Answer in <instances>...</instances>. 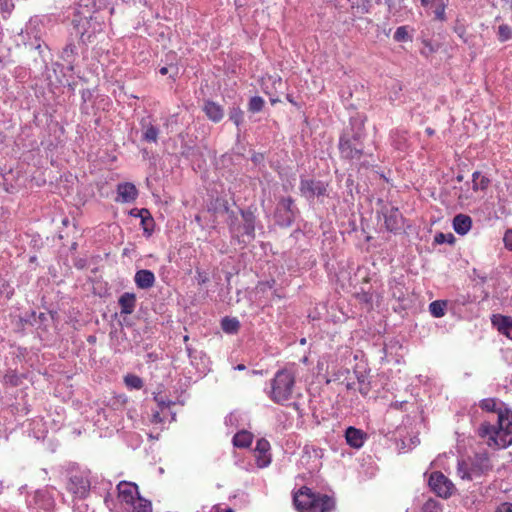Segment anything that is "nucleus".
<instances>
[{"label":"nucleus","mask_w":512,"mask_h":512,"mask_svg":"<svg viewBox=\"0 0 512 512\" xmlns=\"http://www.w3.org/2000/svg\"><path fill=\"white\" fill-rule=\"evenodd\" d=\"M364 120L362 117H352L339 139V152L342 159L348 160L358 170L369 169L376 165V159L371 152L364 150L365 138Z\"/></svg>","instance_id":"obj_1"},{"label":"nucleus","mask_w":512,"mask_h":512,"mask_svg":"<svg viewBox=\"0 0 512 512\" xmlns=\"http://www.w3.org/2000/svg\"><path fill=\"white\" fill-rule=\"evenodd\" d=\"M480 407L487 412L496 411V400L493 398L483 399ZM479 435L488 438V444L498 448H506L512 444V411L505 409L497 410V421L495 424L484 422L479 427Z\"/></svg>","instance_id":"obj_2"},{"label":"nucleus","mask_w":512,"mask_h":512,"mask_svg":"<svg viewBox=\"0 0 512 512\" xmlns=\"http://www.w3.org/2000/svg\"><path fill=\"white\" fill-rule=\"evenodd\" d=\"M66 489L73 495L75 500H84L93 491L97 495L104 497L105 503L108 504L112 483L109 480L93 475L89 469L77 467L68 471Z\"/></svg>","instance_id":"obj_3"},{"label":"nucleus","mask_w":512,"mask_h":512,"mask_svg":"<svg viewBox=\"0 0 512 512\" xmlns=\"http://www.w3.org/2000/svg\"><path fill=\"white\" fill-rule=\"evenodd\" d=\"M293 501L300 512H330L334 507L331 497L313 493L308 487H302L294 495Z\"/></svg>","instance_id":"obj_4"},{"label":"nucleus","mask_w":512,"mask_h":512,"mask_svg":"<svg viewBox=\"0 0 512 512\" xmlns=\"http://www.w3.org/2000/svg\"><path fill=\"white\" fill-rule=\"evenodd\" d=\"M295 385V375L288 369L278 370L271 380V388L268 392L269 398L277 403L284 404L290 400Z\"/></svg>","instance_id":"obj_5"},{"label":"nucleus","mask_w":512,"mask_h":512,"mask_svg":"<svg viewBox=\"0 0 512 512\" xmlns=\"http://www.w3.org/2000/svg\"><path fill=\"white\" fill-rule=\"evenodd\" d=\"M242 224L238 223L237 218H230L229 230L232 237L237 238L239 242H244V237L249 240L255 237L256 216L251 210H241Z\"/></svg>","instance_id":"obj_6"},{"label":"nucleus","mask_w":512,"mask_h":512,"mask_svg":"<svg viewBox=\"0 0 512 512\" xmlns=\"http://www.w3.org/2000/svg\"><path fill=\"white\" fill-rule=\"evenodd\" d=\"M490 469L489 460L486 457L475 460L458 461L457 475L463 481H474L480 478Z\"/></svg>","instance_id":"obj_7"},{"label":"nucleus","mask_w":512,"mask_h":512,"mask_svg":"<svg viewBox=\"0 0 512 512\" xmlns=\"http://www.w3.org/2000/svg\"><path fill=\"white\" fill-rule=\"evenodd\" d=\"M428 484L435 494L444 499L451 497L456 491L453 482L440 471L431 473Z\"/></svg>","instance_id":"obj_8"},{"label":"nucleus","mask_w":512,"mask_h":512,"mask_svg":"<svg viewBox=\"0 0 512 512\" xmlns=\"http://www.w3.org/2000/svg\"><path fill=\"white\" fill-rule=\"evenodd\" d=\"M328 184L321 180L301 179L299 190L303 197L312 200L327 195Z\"/></svg>","instance_id":"obj_9"},{"label":"nucleus","mask_w":512,"mask_h":512,"mask_svg":"<svg viewBox=\"0 0 512 512\" xmlns=\"http://www.w3.org/2000/svg\"><path fill=\"white\" fill-rule=\"evenodd\" d=\"M381 213L387 230L396 233L402 229L403 216L398 208L385 206L382 208Z\"/></svg>","instance_id":"obj_10"},{"label":"nucleus","mask_w":512,"mask_h":512,"mask_svg":"<svg viewBox=\"0 0 512 512\" xmlns=\"http://www.w3.org/2000/svg\"><path fill=\"white\" fill-rule=\"evenodd\" d=\"M117 491L122 508L140 497L137 485L131 482H120Z\"/></svg>","instance_id":"obj_11"},{"label":"nucleus","mask_w":512,"mask_h":512,"mask_svg":"<svg viewBox=\"0 0 512 512\" xmlns=\"http://www.w3.org/2000/svg\"><path fill=\"white\" fill-rule=\"evenodd\" d=\"M270 443L261 438L257 441L255 447L256 464L259 468H265L271 463V455L269 454Z\"/></svg>","instance_id":"obj_12"},{"label":"nucleus","mask_w":512,"mask_h":512,"mask_svg":"<svg viewBox=\"0 0 512 512\" xmlns=\"http://www.w3.org/2000/svg\"><path fill=\"white\" fill-rule=\"evenodd\" d=\"M138 196L136 186L130 182L120 183L117 185L116 201L122 203H132Z\"/></svg>","instance_id":"obj_13"},{"label":"nucleus","mask_w":512,"mask_h":512,"mask_svg":"<svg viewBox=\"0 0 512 512\" xmlns=\"http://www.w3.org/2000/svg\"><path fill=\"white\" fill-rule=\"evenodd\" d=\"M345 439L350 447L359 449L364 445L367 434L360 429L350 426L345 431Z\"/></svg>","instance_id":"obj_14"},{"label":"nucleus","mask_w":512,"mask_h":512,"mask_svg":"<svg viewBox=\"0 0 512 512\" xmlns=\"http://www.w3.org/2000/svg\"><path fill=\"white\" fill-rule=\"evenodd\" d=\"M134 282L137 288L147 290L153 287L155 283V275L148 269H141L136 271L134 275Z\"/></svg>","instance_id":"obj_15"},{"label":"nucleus","mask_w":512,"mask_h":512,"mask_svg":"<svg viewBox=\"0 0 512 512\" xmlns=\"http://www.w3.org/2000/svg\"><path fill=\"white\" fill-rule=\"evenodd\" d=\"M142 129V140L149 143H157L159 129L148 118H143L140 122Z\"/></svg>","instance_id":"obj_16"},{"label":"nucleus","mask_w":512,"mask_h":512,"mask_svg":"<svg viewBox=\"0 0 512 512\" xmlns=\"http://www.w3.org/2000/svg\"><path fill=\"white\" fill-rule=\"evenodd\" d=\"M492 323L497 330L512 340V318L504 315H493Z\"/></svg>","instance_id":"obj_17"},{"label":"nucleus","mask_w":512,"mask_h":512,"mask_svg":"<svg viewBox=\"0 0 512 512\" xmlns=\"http://www.w3.org/2000/svg\"><path fill=\"white\" fill-rule=\"evenodd\" d=\"M33 501L35 506L44 511H49L54 507V499L47 490H37L34 493Z\"/></svg>","instance_id":"obj_18"},{"label":"nucleus","mask_w":512,"mask_h":512,"mask_svg":"<svg viewBox=\"0 0 512 512\" xmlns=\"http://www.w3.org/2000/svg\"><path fill=\"white\" fill-rule=\"evenodd\" d=\"M453 229L458 235H466L472 227V218L466 214H457L453 218Z\"/></svg>","instance_id":"obj_19"},{"label":"nucleus","mask_w":512,"mask_h":512,"mask_svg":"<svg viewBox=\"0 0 512 512\" xmlns=\"http://www.w3.org/2000/svg\"><path fill=\"white\" fill-rule=\"evenodd\" d=\"M118 304L122 315H130L134 312L136 307V295L134 293L125 292L119 297Z\"/></svg>","instance_id":"obj_20"},{"label":"nucleus","mask_w":512,"mask_h":512,"mask_svg":"<svg viewBox=\"0 0 512 512\" xmlns=\"http://www.w3.org/2000/svg\"><path fill=\"white\" fill-rule=\"evenodd\" d=\"M206 116L213 122H220L224 116L223 108L213 101H206L203 107Z\"/></svg>","instance_id":"obj_21"},{"label":"nucleus","mask_w":512,"mask_h":512,"mask_svg":"<svg viewBox=\"0 0 512 512\" xmlns=\"http://www.w3.org/2000/svg\"><path fill=\"white\" fill-rule=\"evenodd\" d=\"M124 512H152L151 502L141 496L123 508Z\"/></svg>","instance_id":"obj_22"},{"label":"nucleus","mask_w":512,"mask_h":512,"mask_svg":"<svg viewBox=\"0 0 512 512\" xmlns=\"http://www.w3.org/2000/svg\"><path fill=\"white\" fill-rule=\"evenodd\" d=\"M391 144L392 146L399 150L404 151L408 147V137L407 132L405 130H395L390 134Z\"/></svg>","instance_id":"obj_23"},{"label":"nucleus","mask_w":512,"mask_h":512,"mask_svg":"<svg viewBox=\"0 0 512 512\" xmlns=\"http://www.w3.org/2000/svg\"><path fill=\"white\" fill-rule=\"evenodd\" d=\"M253 441V434L246 431L245 429H241L238 431L233 437V445L238 448H247L251 445Z\"/></svg>","instance_id":"obj_24"},{"label":"nucleus","mask_w":512,"mask_h":512,"mask_svg":"<svg viewBox=\"0 0 512 512\" xmlns=\"http://www.w3.org/2000/svg\"><path fill=\"white\" fill-rule=\"evenodd\" d=\"M297 213L298 212L276 210V223L281 227H290L293 224Z\"/></svg>","instance_id":"obj_25"},{"label":"nucleus","mask_w":512,"mask_h":512,"mask_svg":"<svg viewBox=\"0 0 512 512\" xmlns=\"http://www.w3.org/2000/svg\"><path fill=\"white\" fill-rule=\"evenodd\" d=\"M389 291L391 293V296L399 301H402L405 298V292H404V284L402 280L393 278L389 280Z\"/></svg>","instance_id":"obj_26"},{"label":"nucleus","mask_w":512,"mask_h":512,"mask_svg":"<svg viewBox=\"0 0 512 512\" xmlns=\"http://www.w3.org/2000/svg\"><path fill=\"white\" fill-rule=\"evenodd\" d=\"M447 302L443 300H436L429 304V312L435 318H440L445 315Z\"/></svg>","instance_id":"obj_27"},{"label":"nucleus","mask_w":512,"mask_h":512,"mask_svg":"<svg viewBox=\"0 0 512 512\" xmlns=\"http://www.w3.org/2000/svg\"><path fill=\"white\" fill-rule=\"evenodd\" d=\"M489 185V179L480 172L476 171L472 174V188L474 191L485 190Z\"/></svg>","instance_id":"obj_28"},{"label":"nucleus","mask_w":512,"mask_h":512,"mask_svg":"<svg viewBox=\"0 0 512 512\" xmlns=\"http://www.w3.org/2000/svg\"><path fill=\"white\" fill-rule=\"evenodd\" d=\"M399 350H402V346L398 340H391L389 343H386L383 347V352L386 358H393L399 356Z\"/></svg>","instance_id":"obj_29"},{"label":"nucleus","mask_w":512,"mask_h":512,"mask_svg":"<svg viewBox=\"0 0 512 512\" xmlns=\"http://www.w3.org/2000/svg\"><path fill=\"white\" fill-rule=\"evenodd\" d=\"M447 6V0H435L433 2V14L435 16L436 20L439 21H445L446 15H445V9Z\"/></svg>","instance_id":"obj_30"},{"label":"nucleus","mask_w":512,"mask_h":512,"mask_svg":"<svg viewBox=\"0 0 512 512\" xmlns=\"http://www.w3.org/2000/svg\"><path fill=\"white\" fill-rule=\"evenodd\" d=\"M356 299L363 305H365L366 310H371L373 308L374 295L368 291H360L355 294Z\"/></svg>","instance_id":"obj_31"},{"label":"nucleus","mask_w":512,"mask_h":512,"mask_svg":"<svg viewBox=\"0 0 512 512\" xmlns=\"http://www.w3.org/2000/svg\"><path fill=\"white\" fill-rule=\"evenodd\" d=\"M239 325V321L236 318L225 317L221 322L223 331L230 334L237 332Z\"/></svg>","instance_id":"obj_32"},{"label":"nucleus","mask_w":512,"mask_h":512,"mask_svg":"<svg viewBox=\"0 0 512 512\" xmlns=\"http://www.w3.org/2000/svg\"><path fill=\"white\" fill-rule=\"evenodd\" d=\"M141 226L144 232V235L151 236L154 229V219L152 218L150 212L145 214L144 217L141 218Z\"/></svg>","instance_id":"obj_33"},{"label":"nucleus","mask_w":512,"mask_h":512,"mask_svg":"<svg viewBox=\"0 0 512 512\" xmlns=\"http://www.w3.org/2000/svg\"><path fill=\"white\" fill-rule=\"evenodd\" d=\"M126 386L130 389H141L143 387L142 379L134 374H128L124 378Z\"/></svg>","instance_id":"obj_34"},{"label":"nucleus","mask_w":512,"mask_h":512,"mask_svg":"<svg viewBox=\"0 0 512 512\" xmlns=\"http://www.w3.org/2000/svg\"><path fill=\"white\" fill-rule=\"evenodd\" d=\"M265 101L260 96H254L248 103V110L252 113L260 112L264 107Z\"/></svg>","instance_id":"obj_35"},{"label":"nucleus","mask_w":512,"mask_h":512,"mask_svg":"<svg viewBox=\"0 0 512 512\" xmlns=\"http://www.w3.org/2000/svg\"><path fill=\"white\" fill-rule=\"evenodd\" d=\"M276 210L298 212V209L294 206V201L291 197L282 198L279 201Z\"/></svg>","instance_id":"obj_36"},{"label":"nucleus","mask_w":512,"mask_h":512,"mask_svg":"<svg viewBox=\"0 0 512 512\" xmlns=\"http://www.w3.org/2000/svg\"><path fill=\"white\" fill-rule=\"evenodd\" d=\"M498 39L500 42H506L512 38V29L507 24H502L498 27Z\"/></svg>","instance_id":"obj_37"},{"label":"nucleus","mask_w":512,"mask_h":512,"mask_svg":"<svg viewBox=\"0 0 512 512\" xmlns=\"http://www.w3.org/2000/svg\"><path fill=\"white\" fill-rule=\"evenodd\" d=\"M77 54V48L73 43H69L62 51V59L68 63H72L73 57Z\"/></svg>","instance_id":"obj_38"},{"label":"nucleus","mask_w":512,"mask_h":512,"mask_svg":"<svg viewBox=\"0 0 512 512\" xmlns=\"http://www.w3.org/2000/svg\"><path fill=\"white\" fill-rule=\"evenodd\" d=\"M441 505L434 499H428L421 507L420 512H440Z\"/></svg>","instance_id":"obj_39"},{"label":"nucleus","mask_w":512,"mask_h":512,"mask_svg":"<svg viewBox=\"0 0 512 512\" xmlns=\"http://www.w3.org/2000/svg\"><path fill=\"white\" fill-rule=\"evenodd\" d=\"M4 381L6 384L11 386H18L21 383L20 376L15 370H9L4 376Z\"/></svg>","instance_id":"obj_40"},{"label":"nucleus","mask_w":512,"mask_h":512,"mask_svg":"<svg viewBox=\"0 0 512 512\" xmlns=\"http://www.w3.org/2000/svg\"><path fill=\"white\" fill-rule=\"evenodd\" d=\"M240 418H241V414H239L238 412H232L228 416L225 417V425L227 427L238 428Z\"/></svg>","instance_id":"obj_41"},{"label":"nucleus","mask_w":512,"mask_h":512,"mask_svg":"<svg viewBox=\"0 0 512 512\" xmlns=\"http://www.w3.org/2000/svg\"><path fill=\"white\" fill-rule=\"evenodd\" d=\"M394 39L397 42H405L410 40L407 28L405 26L398 27L394 33Z\"/></svg>","instance_id":"obj_42"},{"label":"nucleus","mask_w":512,"mask_h":512,"mask_svg":"<svg viewBox=\"0 0 512 512\" xmlns=\"http://www.w3.org/2000/svg\"><path fill=\"white\" fill-rule=\"evenodd\" d=\"M423 47L421 49V54L425 57H429L431 54H433L436 49L435 47L432 45V43L428 40H424L423 42Z\"/></svg>","instance_id":"obj_43"},{"label":"nucleus","mask_w":512,"mask_h":512,"mask_svg":"<svg viewBox=\"0 0 512 512\" xmlns=\"http://www.w3.org/2000/svg\"><path fill=\"white\" fill-rule=\"evenodd\" d=\"M435 241L438 244H442V243H446V242L451 244L454 241V236L451 233H449V234L438 233L435 236Z\"/></svg>","instance_id":"obj_44"},{"label":"nucleus","mask_w":512,"mask_h":512,"mask_svg":"<svg viewBox=\"0 0 512 512\" xmlns=\"http://www.w3.org/2000/svg\"><path fill=\"white\" fill-rule=\"evenodd\" d=\"M14 8L11 0H0V12L9 15Z\"/></svg>","instance_id":"obj_45"},{"label":"nucleus","mask_w":512,"mask_h":512,"mask_svg":"<svg viewBox=\"0 0 512 512\" xmlns=\"http://www.w3.org/2000/svg\"><path fill=\"white\" fill-rule=\"evenodd\" d=\"M503 241H504L505 247L508 250L512 251V229H509L506 231Z\"/></svg>","instance_id":"obj_46"},{"label":"nucleus","mask_w":512,"mask_h":512,"mask_svg":"<svg viewBox=\"0 0 512 512\" xmlns=\"http://www.w3.org/2000/svg\"><path fill=\"white\" fill-rule=\"evenodd\" d=\"M230 120L235 123V125L239 126L242 122V113L240 110H237L230 115Z\"/></svg>","instance_id":"obj_47"},{"label":"nucleus","mask_w":512,"mask_h":512,"mask_svg":"<svg viewBox=\"0 0 512 512\" xmlns=\"http://www.w3.org/2000/svg\"><path fill=\"white\" fill-rule=\"evenodd\" d=\"M149 211L145 208L137 209L134 208L130 211V215L134 217H139L140 219L145 216V214H148Z\"/></svg>","instance_id":"obj_48"},{"label":"nucleus","mask_w":512,"mask_h":512,"mask_svg":"<svg viewBox=\"0 0 512 512\" xmlns=\"http://www.w3.org/2000/svg\"><path fill=\"white\" fill-rule=\"evenodd\" d=\"M496 512H512V503L504 502L502 503Z\"/></svg>","instance_id":"obj_49"},{"label":"nucleus","mask_w":512,"mask_h":512,"mask_svg":"<svg viewBox=\"0 0 512 512\" xmlns=\"http://www.w3.org/2000/svg\"><path fill=\"white\" fill-rule=\"evenodd\" d=\"M170 69H174L175 70L174 75L178 74V68L176 66H173V65H170L169 67L164 66V67L160 68L159 73L161 75H166L169 72Z\"/></svg>","instance_id":"obj_50"},{"label":"nucleus","mask_w":512,"mask_h":512,"mask_svg":"<svg viewBox=\"0 0 512 512\" xmlns=\"http://www.w3.org/2000/svg\"><path fill=\"white\" fill-rule=\"evenodd\" d=\"M456 302L460 305H466L467 303L471 302V299L468 295H459L456 299Z\"/></svg>","instance_id":"obj_51"},{"label":"nucleus","mask_w":512,"mask_h":512,"mask_svg":"<svg viewBox=\"0 0 512 512\" xmlns=\"http://www.w3.org/2000/svg\"><path fill=\"white\" fill-rule=\"evenodd\" d=\"M73 509L74 510H78L79 512H86L88 510V505L87 504H84V503H81V504H74L73 505Z\"/></svg>","instance_id":"obj_52"},{"label":"nucleus","mask_w":512,"mask_h":512,"mask_svg":"<svg viewBox=\"0 0 512 512\" xmlns=\"http://www.w3.org/2000/svg\"><path fill=\"white\" fill-rule=\"evenodd\" d=\"M209 512H234V511L231 508L221 509L218 506H213L212 508H210Z\"/></svg>","instance_id":"obj_53"},{"label":"nucleus","mask_w":512,"mask_h":512,"mask_svg":"<svg viewBox=\"0 0 512 512\" xmlns=\"http://www.w3.org/2000/svg\"><path fill=\"white\" fill-rule=\"evenodd\" d=\"M359 392L362 394V395H367V393L369 392V386L368 384H362V386H359Z\"/></svg>","instance_id":"obj_54"},{"label":"nucleus","mask_w":512,"mask_h":512,"mask_svg":"<svg viewBox=\"0 0 512 512\" xmlns=\"http://www.w3.org/2000/svg\"><path fill=\"white\" fill-rule=\"evenodd\" d=\"M161 421H162V419H161V417H160L159 412H155V413L153 414L152 422H154V423H159V422H161Z\"/></svg>","instance_id":"obj_55"},{"label":"nucleus","mask_w":512,"mask_h":512,"mask_svg":"<svg viewBox=\"0 0 512 512\" xmlns=\"http://www.w3.org/2000/svg\"><path fill=\"white\" fill-rule=\"evenodd\" d=\"M207 281V277L206 276H203L201 273H198V282L200 284H203Z\"/></svg>","instance_id":"obj_56"},{"label":"nucleus","mask_w":512,"mask_h":512,"mask_svg":"<svg viewBox=\"0 0 512 512\" xmlns=\"http://www.w3.org/2000/svg\"><path fill=\"white\" fill-rule=\"evenodd\" d=\"M357 379H358L359 386H362V384H366L364 375L358 376Z\"/></svg>","instance_id":"obj_57"},{"label":"nucleus","mask_w":512,"mask_h":512,"mask_svg":"<svg viewBox=\"0 0 512 512\" xmlns=\"http://www.w3.org/2000/svg\"><path fill=\"white\" fill-rule=\"evenodd\" d=\"M234 369L238 371H243L246 369V366L244 364H238L237 366L234 367Z\"/></svg>","instance_id":"obj_58"},{"label":"nucleus","mask_w":512,"mask_h":512,"mask_svg":"<svg viewBox=\"0 0 512 512\" xmlns=\"http://www.w3.org/2000/svg\"><path fill=\"white\" fill-rule=\"evenodd\" d=\"M90 37H91L90 35L86 36V35H85V33H82V34H81V40H82L83 42H85V41H89V40H90Z\"/></svg>","instance_id":"obj_59"},{"label":"nucleus","mask_w":512,"mask_h":512,"mask_svg":"<svg viewBox=\"0 0 512 512\" xmlns=\"http://www.w3.org/2000/svg\"><path fill=\"white\" fill-rule=\"evenodd\" d=\"M425 132L427 133L428 136H432L434 134V130L430 127H427Z\"/></svg>","instance_id":"obj_60"},{"label":"nucleus","mask_w":512,"mask_h":512,"mask_svg":"<svg viewBox=\"0 0 512 512\" xmlns=\"http://www.w3.org/2000/svg\"><path fill=\"white\" fill-rule=\"evenodd\" d=\"M4 512H19L16 507H9V509H5Z\"/></svg>","instance_id":"obj_61"},{"label":"nucleus","mask_w":512,"mask_h":512,"mask_svg":"<svg viewBox=\"0 0 512 512\" xmlns=\"http://www.w3.org/2000/svg\"><path fill=\"white\" fill-rule=\"evenodd\" d=\"M432 1L434 2L435 0H432ZM430 2H431V0H421V4L424 7H427L430 4Z\"/></svg>","instance_id":"obj_62"},{"label":"nucleus","mask_w":512,"mask_h":512,"mask_svg":"<svg viewBox=\"0 0 512 512\" xmlns=\"http://www.w3.org/2000/svg\"><path fill=\"white\" fill-rule=\"evenodd\" d=\"M392 406L395 408H399L400 406H402V403L395 402L392 404Z\"/></svg>","instance_id":"obj_63"},{"label":"nucleus","mask_w":512,"mask_h":512,"mask_svg":"<svg viewBox=\"0 0 512 512\" xmlns=\"http://www.w3.org/2000/svg\"><path fill=\"white\" fill-rule=\"evenodd\" d=\"M346 387H347V389H352V388H353V385H352L350 382H348V383H347V385H346Z\"/></svg>","instance_id":"obj_64"}]
</instances>
